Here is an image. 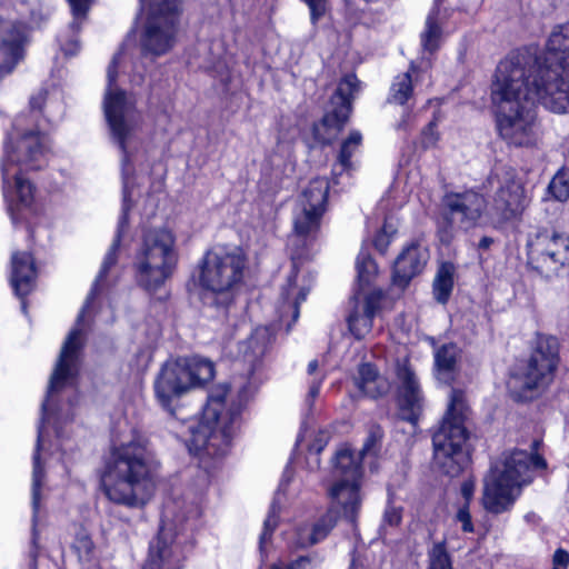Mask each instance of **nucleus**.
Masks as SVG:
<instances>
[{"mask_svg": "<svg viewBox=\"0 0 569 569\" xmlns=\"http://www.w3.org/2000/svg\"><path fill=\"white\" fill-rule=\"evenodd\" d=\"M130 36L120 50L114 54L107 70V89L103 99L104 117L110 130L112 141L121 151V174L123 184L122 213L118 222L116 238L104 256L100 271L87 297L84 306L78 315L74 328L69 332L61 351H80L83 346V319L90 309L94 297L107 286V278L118 260V251L122 229L127 224L128 200L130 196L131 177L133 174L132 157L140 147L139 132L142 118L136 109V101L126 91L117 87L118 69L127 58L126 49Z\"/></svg>", "mask_w": 569, "mask_h": 569, "instance_id": "1", "label": "nucleus"}, {"mask_svg": "<svg viewBox=\"0 0 569 569\" xmlns=\"http://www.w3.org/2000/svg\"><path fill=\"white\" fill-rule=\"evenodd\" d=\"M533 62L527 52L509 53L498 63L490 87L498 133L515 147L531 148L539 141L537 114L525 86L526 72Z\"/></svg>", "mask_w": 569, "mask_h": 569, "instance_id": "2", "label": "nucleus"}, {"mask_svg": "<svg viewBox=\"0 0 569 569\" xmlns=\"http://www.w3.org/2000/svg\"><path fill=\"white\" fill-rule=\"evenodd\" d=\"M153 455L144 436L136 430L114 441L101 472L100 486L113 503L144 506L154 490Z\"/></svg>", "mask_w": 569, "mask_h": 569, "instance_id": "3", "label": "nucleus"}, {"mask_svg": "<svg viewBox=\"0 0 569 569\" xmlns=\"http://www.w3.org/2000/svg\"><path fill=\"white\" fill-rule=\"evenodd\" d=\"M230 392L227 382L216 383L209 389L202 418L192 429L188 442L190 453L199 458L200 467L207 471L227 455L241 426L240 413L246 395L240 392L239 403L232 400L227 407Z\"/></svg>", "mask_w": 569, "mask_h": 569, "instance_id": "4", "label": "nucleus"}, {"mask_svg": "<svg viewBox=\"0 0 569 569\" xmlns=\"http://www.w3.org/2000/svg\"><path fill=\"white\" fill-rule=\"evenodd\" d=\"M24 121V117L16 119L1 160L3 196L14 223L18 212L30 208L34 200V187L22 172L40 169L44 163V138L38 131L27 130Z\"/></svg>", "mask_w": 569, "mask_h": 569, "instance_id": "5", "label": "nucleus"}, {"mask_svg": "<svg viewBox=\"0 0 569 569\" xmlns=\"http://www.w3.org/2000/svg\"><path fill=\"white\" fill-rule=\"evenodd\" d=\"M468 412L465 391L451 388L447 411L432 436L435 463L449 477L459 476L469 462L466 450Z\"/></svg>", "mask_w": 569, "mask_h": 569, "instance_id": "6", "label": "nucleus"}, {"mask_svg": "<svg viewBox=\"0 0 569 569\" xmlns=\"http://www.w3.org/2000/svg\"><path fill=\"white\" fill-rule=\"evenodd\" d=\"M247 253L240 247H214L198 263L196 283L206 293L227 305L244 283Z\"/></svg>", "mask_w": 569, "mask_h": 569, "instance_id": "7", "label": "nucleus"}, {"mask_svg": "<svg viewBox=\"0 0 569 569\" xmlns=\"http://www.w3.org/2000/svg\"><path fill=\"white\" fill-rule=\"evenodd\" d=\"M178 262L176 234L168 227L143 232L133 267L137 283L146 291H158L172 276Z\"/></svg>", "mask_w": 569, "mask_h": 569, "instance_id": "8", "label": "nucleus"}, {"mask_svg": "<svg viewBox=\"0 0 569 569\" xmlns=\"http://www.w3.org/2000/svg\"><path fill=\"white\" fill-rule=\"evenodd\" d=\"M216 378V365L210 359L192 356L167 361L154 381L156 397L166 409L174 398L203 389Z\"/></svg>", "mask_w": 569, "mask_h": 569, "instance_id": "9", "label": "nucleus"}, {"mask_svg": "<svg viewBox=\"0 0 569 569\" xmlns=\"http://www.w3.org/2000/svg\"><path fill=\"white\" fill-rule=\"evenodd\" d=\"M532 455L523 450L513 451L501 470H492L485 480L482 503L488 512L499 515L515 503L522 485L530 481Z\"/></svg>", "mask_w": 569, "mask_h": 569, "instance_id": "10", "label": "nucleus"}, {"mask_svg": "<svg viewBox=\"0 0 569 569\" xmlns=\"http://www.w3.org/2000/svg\"><path fill=\"white\" fill-rule=\"evenodd\" d=\"M527 52L535 58L525 77L526 91L532 106L538 102L546 109L556 113H566L569 111V72L563 66L541 64L537 57V50L531 48H521L511 53Z\"/></svg>", "mask_w": 569, "mask_h": 569, "instance_id": "11", "label": "nucleus"}, {"mask_svg": "<svg viewBox=\"0 0 569 569\" xmlns=\"http://www.w3.org/2000/svg\"><path fill=\"white\" fill-rule=\"evenodd\" d=\"M486 182L495 190L490 207L493 223L502 226L520 220L530 204V197L517 170L509 166H497Z\"/></svg>", "mask_w": 569, "mask_h": 569, "instance_id": "12", "label": "nucleus"}, {"mask_svg": "<svg viewBox=\"0 0 569 569\" xmlns=\"http://www.w3.org/2000/svg\"><path fill=\"white\" fill-rule=\"evenodd\" d=\"M147 20L141 34L144 53L160 56L169 51L174 42L177 19L181 0H140Z\"/></svg>", "mask_w": 569, "mask_h": 569, "instance_id": "13", "label": "nucleus"}, {"mask_svg": "<svg viewBox=\"0 0 569 569\" xmlns=\"http://www.w3.org/2000/svg\"><path fill=\"white\" fill-rule=\"evenodd\" d=\"M333 477L336 482L329 489V497L341 506L345 517L355 523L361 506L360 480L362 469L360 455L348 447L339 448L333 457Z\"/></svg>", "mask_w": 569, "mask_h": 569, "instance_id": "14", "label": "nucleus"}, {"mask_svg": "<svg viewBox=\"0 0 569 569\" xmlns=\"http://www.w3.org/2000/svg\"><path fill=\"white\" fill-rule=\"evenodd\" d=\"M560 343L557 337L537 333L531 353L520 376L525 391H542L555 379L560 362Z\"/></svg>", "mask_w": 569, "mask_h": 569, "instance_id": "15", "label": "nucleus"}, {"mask_svg": "<svg viewBox=\"0 0 569 569\" xmlns=\"http://www.w3.org/2000/svg\"><path fill=\"white\" fill-rule=\"evenodd\" d=\"M176 502L166 503L160 531L150 542L143 569H181L184 555L180 535L176 532V523L187 517L176 515Z\"/></svg>", "mask_w": 569, "mask_h": 569, "instance_id": "16", "label": "nucleus"}, {"mask_svg": "<svg viewBox=\"0 0 569 569\" xmlns=\"http://www.w3.org/2000/svg\"><path fill=\"white\" fill-rule=\"evenodd\" d=\"M359 89V80L356 74H346L338 83L335 93L330 98V106L322 119L312 126V136L320 144H330L337 134L343 129L351 112L353 93Z\"/></svg>", "mask_w": 569, "mask_h": 569, "instance_id": "17", "label": "nucleus"}, {"mask_svg": "<svg viewBox=\"0 0 569 569\" xmlns=\"http://www.w3.org/2000/svg\"><path fill=\"white\" fill-rule=\"evenodd\" d=\"M322 214L323 212L312 209L308 210L302 207H299V211L295 214L293 227L296 234L289 241L292 269L288 276L287 284L282 287L281 291V297L284 301L293 296L299 266L310 257L307 239L315 238L319 231Z\"/></svg>", "mask_w": 569, "mask_h": 569, "instance_id": "18", "label": "nucleus"}, {"mask_svg": "<svg viewBox=\"0 0 569 569\" xmlns=\"http://www.w3.org/2000/svg\"><path fill=\"white\" fill-rule=\"evenodd\" d=\"M569 262V237L556 230H539L528 241V266L543 276Z\"/></svg>", "mask_w": 569, "mask_h": 569, "instance_id": "19", "label": "nucleus"}, {"mask_svg": "<svg viewBox=\"0 0 569 569\" xmlns=\"http://www.w3.org/2000/svg\"><path fill=\"white\" fill-rule=\"evenodd\" d=\"M447 210L446 220L450 229L457 224L459 229L469 230L479 224L487 209V199L480 192L469 189L462 192H450L443 198Z\"/></svg>", "mask_w": 569, "mask_h": 569, "instance_id": "20", "label": "nucleus"}, {"mask_svg": "<svg viewBox=\"0 0 569 569\" xmlns=\"http://www.w3.org/2000/svg\"><path fill=\"white\" fill-rule=\"evenodd\" d=\"M397 402L401 419L415 423L423 407V395L413 369L408 362L397 366Z\"/></svg>", "mask_w": 569, "mask_h": 569, "instance_id": "21", "label": "nucleus"}, {"mask_svg": "<svg viewBox=\"0 0 569 569\" xmlns=\"http://www.w3.org/2000/svg\"><path fill=\"white\" fill-rule=\"evenodd\" d=\"M429 260V251L419 243L403 248L392 268V282L399 288H406L410 281L422 272Z\"/></svg>", "mask_w": 569, "mask_h": 569, "instance_id": "22", "label": "nucleus"}, {"mask_svg": "<svg viewBox=\"0 0 569 569\" xmlns=\"http://www.w3.org/2000/svg\"><path fill=\"white\" fill-rule=\"evenodd\" d=\"M11 264V284L16 295L23 299L34 287L37 272L33 258L28 252H16L12 254ZM21 308L26 311L24 300L21 301Z\"/></svg>", "mask_w": 569, "mask_h": 569, "instance_id": "23", "label": "nucleus"}, {"mask_svg": "<svg viewBox=\"0 0 569 569\" xmlns=\"http://www.w3.org/2000/svg\"><path fill=\"white\" fill-rule=\"evenodd\" d=\"M381 298V292L377 291L367 295L362 308L355 306L347 317L349 331L357 340L365 338L371 331L373 318L380 308Z\"/></svg>", "mask_w": 569, "mask_h": 569, "instance_id": "24", "label": "nucleus"}, {"mask_svg": "<svg viewBox=\"0 0 569 569\" xmlns=\"http://www.w3.org/2000/svg\"><path fill=\"white\" fill-rule=\"evenodd\" d=\"M460 349L453 342L445 343L435 351L436 378L445 383L452 385L459 373L458 359Z\"/></svg>", "mask_w": 569, "mask_h": 569, "instance_id": "25", "label": "nucleus"}, {"mask_svg": "<svg viewBox=\"0 0 569 569\" xmlns=\"http://www.w3.org/2000/svg\"><path fill=\"white\" fill-rule=\"evenodd\" d=\"M541 64L563 66L569 64V23L558 27L549 37L548 52L538 54Z\"/></svg>", "mask_w": 569, "mask_h": 569, "instance_id": "26", "label": "nucleus"}, {"mask_svg": "<svg viewBox=\"0 0 569 569\" xmlns=\"http://www.w3.org/2000/svg\"><path fill=\"white\" fill-rule=\"evenodd\" d=\"M362 143V134L353 130L341 142L340 150L337 156V162L333 166V176L338 177L343 172L349 173L356 169V162L352 160L353 156L359 151Z\"/></svg>", "mask_w": 569, "mask_h": 569, "instance_id": "27", "label": "nucleus"}, {"mask_svg": "<svg viewBox=\"0 0 569 569\" xmlns=\"http://www.w3.org/2000/svg\"><path fill=\"white\" fill-rule=\"evenodd\" d=\"M328 193V180L326 178H315L303 189L299 198V207L325 212Z\"/></svg>", "mask_w": 569, "mask_h": 569, "instance_id": "28", "label": "nucleus"}, {"mask_svg": "<svg viewBox=\"0 0 569 569\" xmlns=\"http://www.w3.org/2000/svg\"><path fill=\"white\" fill-rule=\"evenodd\" d=\"M0 76L10 73L23 57V36L18 32L3 39L0 46Z\"/></svg>", "mask_w": 569, "mask_h": 569, "instance_id": "29", "label": "nucleus"}, {"mask_svg": "<svg viewBox=\"0 0 569 569\" xmlns=\"http://www.w3.org/2000/svg\"><path fill=\"white\" fill-rule=\"evenodd\" d=\"M456 267L452 262H442L436 273L432 283V293L437 302H448L453 290Z\"/></svg>", "mask_w": 569, "mask_h": 569, "instance_id": "30", "label": "nucleus"}, {"mask_svg": "<svg viewBox=\"0 0 569 569\" xmlns=\"http://www.w3.org/2000/svg\"><path fill=\"white\" fill-rule=\"evenodd\" d=\"M276 338V327L273 325L262 326L254 329L251 333V371L256 363L260 365L262 358L270 351Z\"/></svg>", "mask_w": 569, "mask_h": 569, "instance_id": "31", "label": "nucleus"}, {"mask_svg": "<svg viewBox=\"0 0 569 569\" xmlns=\"http://www.w3.org/2000/svg\"><path fill=\"white\" fill-rule=\"evenodd\" d=\"M416 71L413 66L407 72L395 77L388 96V102L405 106L413 97V83L411 72Z\"/></svg>", "mask_w": 569, "mask_h": 569, "instance_id": "32", "label": "nucleus"}, {"mask_svg": "<svg viewBox=\"0 0 569 569\" xmlns=\"http://www.w3.org/2000/svg\"><path fill=\"white\" fill-rule=\"evenodd\" d=\"M339 512L329 508L313 525L309 537L310 545H317L325 540L331 530L337 526Z\"/></svg>", "mask_w": 569, "mask_h": 569, "instance_id": "33", "label": "nucleus"}, {"mask_svg": "<svg viewBox=\"0 0 569 569\" xmlns=\"http://www.w3.org/2000/svg\"><path fill=\"white\" fill-rule=\"evenodd\" d=\"M439 9L433 8L427 17L426 29L421 34V43L425 50L435 52L439 48L441 27L439 24Z\"/></svg>", "mask_w": 569, "mask_h": 569, "instance_id": "34", "label": "nucleus"}, {"mask_svg": "<svg viewBox=\"0 0 569 569\" xmlns=\"http://www.w3.org/2000/svg\"><path fill=\"white\" fill-rule=\"evenodd\" d=\"M357 278L360 287L368 286L377 274L378 267L368 250L362 247L356 260Z\"/></svg>", "mask_w": 569, "mask_h": 569, "instance_id": "35", "label": "nucleus"}, {"mask_svg": "<svg viewBox=\"0 0 569 569\" xmlns=\"http://www.w3.org/2000/svg\"><path fill=\"white\" fill-rule=\"evenodd\" d=\"M427 569H453L445 541L433 543L432 548L428 551Z\"/></svg>", "mask_w": 569, "mask_h": 569, "instance_id": "36", "label": "nucleus"}, {"mask_svg": "<svg viewBox=\"0 0 569 569\" xmlns=\"http://www.w3.org/2000/svg\"><path fill=\"white\" fill-rule=\"evenodd\" d=\"M548 192L557 201L569 199V170H559L548 184Z\"/></svg>", "mask_w": 569, "mask_h": 569, "instance_id": "37", "label": "nucleus"}, {"mask_svg": "<svg viewBox=\"0 0 569 569\" xmlns=\"http://www.w3.org/2000/svg\"><path fill=\"white\" fill-rule=\"evenodd\" d=\"M279 510H280V507H279L278 498L276 497L270 506L269 513L263 522V530L260 535L259 548H260L261 552H263V550L266 548L264 547L266 542L268 540H270L274 529L278 526Z\"/></svg>", "mask_w": 569, "mask_h": 569, "instance_id": "38", "label": "nucleus"}, {"mask_svg": "<svg viewBox=\"0 0 569 569\" xmlns=\"http://www.w3.org/2000/svg\"><path fill=\"white\" fill-rule=\"evenodd\" d=\"M73 549L82 562H89L94 556V545L90 536L84 531H80L77 535Z\"/></svg>", "mask_w": 569, "mask_h": 569, "instance_id": "39", "label": "nucleus"}, {"mask_svg": "<svg viewBox=\"0 0 569 569\" xmlns=\"http://www.w3.org/2000/svg\"><path fill=\"white\" fill-rule=\"evenodd\" d=\"M214 77L220 79V82L223 87L224 91H232L237 88L239 83V78L237 74L231 72V70L227 67V64L222 61H218L213 67Z\"/></svg>", "mask_w": 569, "mask_h": 569, "instance_id": "40", "label": "nucleus"}, {"mask_svg": "<svg viewBox=\"0 0 569 569\" xmlns=\"http://www.w3.org/2000/svg\"><path fill=\"white\" fill-rule=\"evenodd\" d=\"M72 16L73 21L70 24V28L78 32L81 26V22L86 19L87 12L92 3V0H68Z\"/></svg>", "mask_w": 569, "mask_h": 569, "instance_id": "41", "label": "nucleus"}, {"mask_svg": "<svg viewBox=\"0 0 569 569\" xmlns=\"http://www.w3.org/2000/svg\"><path fill=\"white\" fill-rule=\"evenodd\" d=\"M383 437V431L380 426L373 425L370 427L366 441L360 451V456L376 453L379 443Z\"/></svg>", "mask_w": 569, "mask_h": 569, "instance_id": "42", "label": "nucleus"}, {"mask_svg": "<svg viewBox=\"0 0 569 569\" xmlns=\"http://www.w3.org/2000/svg\"><path fill=\"white\" fill-rule=\"evenodd\" d=\"M358 388L363 395L376 399L388 393L390 385L386 378L380 377L377 381H371Z\"/></svg>", "mask_w": 569, "mask_h": 569, "instance_id": "43", "label": "nucleus"}, {"mask_svg": "<svg viewBox=\"0 0 569 569\" xmlns=\"http://www.w3.org/2000/svg\"><path fill=\"white\" fill-rule=\"evenodd\" d=\"M381 376L379 375L376 367L371 363H362L359 366L358 369V377L356 378V386L361 387L366 383H369L371 381H377L378 378Z\"/></svg>", "mask_w": 569, "mask_h": 569, "instance_id": "44", "label": "nucleus"}, {"mask_svg": "<svg viewBox=\"0 0 569 569\" xmlns=\"http://www.w3.org/2000/svg\"><path fill=\"white\" fill-rule=\"evenodd\" d=\"M436 121H430L421 132V144L425 149L436 146L439 136L436 130Z\"/></svg>", "mask_w": 569, "mask_h": 569, "instance_id": "45", "label": "nucleus"}, {"mask_svg": "<svg viewBox=\"0 0 569 569\" xmlns=\"http://www.w3.org/2000/svg\"><path fill=\"white\" fill-rule=\"evenodd\" d=\"M392 233L393 230L388 231L387 223H385L382 229L375 237L373 246L381 254H385L387 252V249L391 241Z\"/></svg>", "mask_w": 569, "mask_h": 569, "instance_id": "46", "label": "nucleus"}, {"mask_svg": "<svg viewBox=\"0 0 569 569\" xmlns=\"http://www.w3.org/2000/svg\"><path fill=\"white\" fill-rule=\"evenodd\" d=\"M402 520V508L388 505L383 513V523L397 527Z\"/></svg>", "mask_w": 569, "mask_h": 569, "instance_id": "47", "label": "nucleus"}, {"mask_svg": "<svg viewBox=\"0 0 569 569\" xmlns=\"http://www.w3.org/2000/svg\"><path fill=\"white\" fill-rule=\"evenodd\" d=\"M457 521L461 522V528L463 532H472L473 525L471 521V515L469 510L468 503H462L456 515Z\"/></svg>", "mask_w": 569, "mask_h": 569, "instance_id": "48", "label": "nucleus"}, {"mask_svg": "<svg viewBox=\"0 0 569 569\" xmlns=\"http://www.w3.org/2000/svg\"><path fill=\"white\" fill-rule=\"evenodd\" d=\"M330 433L327 430H320L315 440L309 446V451L319 455L328 445Z\"/></svg>", "mask_w": 569, "mask_h": 569, "instance_id": "49", "label": "nucleus"}, {"mask_svg": "<svg viewBox=\"0 0 569 569\" xmlns=\"http://www.w3.org/2000/svg\"><path fill=\"white\" fill-rule=\"evenodd\" d=\"M310 9L311 22L315 24L325 13V1L326 0H302Z\"/></svg>", "mask_w": 569, "mask_h": 569, "instance_id": "50", "label": "nucleus"}, {"mask_svg": "<svg viewBox=\"0 0 569 569\" xmlns=\"http://www.w3.org/2000/svg\"><path fill=\"white\" fill-rule=\"evenodd\" d=\"M552 569H567L569 566V552L558 548L552 556Z\"/></svg>", "mask_w": 569, "mask_h": 569, "instance_id": "51", "label": "nucleus"}, {"mask_svg": "<svg viewBox=\"0 0 569 569\" xmlns=\"http://www.w3.org/2000/svg\"><path fill=\"white\" fill-rule=\"evenodd\" d=\"M322 379L323 378L315 379L311 381V383L309 386V391L306 397V405H307L309 411H311V409L313 407V402H315L316 398L319 396Z\"/></svg>", "mask_w": 569, "mask_h": 569, "instance_id": "52", "label": "nucleus"}, {"mask_svg": "<svg viewBox=\"0 0 569 569\" xmlns=\"http://www.w3.org/2000/svg\"><path fill=\"white\" fill-rule=\"evenodd\" d=\"M460 491L461 496L465 499L463 503H468L469 506L475 492V482L472 480H465L461 483Z\"/></svg>", "mask_w": 569, "mask_h": 569, "instance_id": "53", "label": "nucleus"}, {"mask_svg": "<svg viewBox=\"0 0 569 569\" xmlns=\"http://www.w3.org/2000/svg\"><path fill=\"white\" fill-rule=\"evenodd\" d=\"M308 295V290L305 288H301L293 300V320H297L299 317V307L300 305L306 300Z\"/></svg>", "mask_w": 569, "mask_h": 569, "instance_id": "54", "label": "nucleus"}, {"mask_svg": "<svg viewBox=\"0 0 569 569\" xmlns=\"http://www.w3.org/2000/svg\"><path fill=\"white\" fill-rule=\"evenodd\" d=\"M61 49L66 56H73L79 51L80 46H79L78 40L73 39V40L69 41L68 43L61 44Z\"/></svg>", "mask_w": 569, "mask_h": 569, "instance_id": "55", "label": "nucleus"}, {"mask_svg": "<svg viewBox=\"0 0 569 569\" xmlns=\"http://www.w3.org/2000/svg\"><path fill=\"white\" fill-rule=\"evenodd\" d=\"M412 120H413V116L410 112H406L402 116L401 120L398 122L397 129L405 130V131L409 130L411 127Z\"/></svg>", "mask_w": 569, "mask_h": 569, "instance_id": "56", "label": "nucleus"}, {"mask_svg": "<svg viewBox=\"0 0 569 569\" xmlns=\"http://www.w3.org/2000/svg\"><path fill=\"white\" fill-rule=\"evenodd\" d=\"M493 243V239L491 237H482L478 243V248L481 250H487Z\"/></svg>", "mask_w": 569, "mask_h": 569, "instance_id": "57", "label": "nucleus"}, {"mask_svg": "<svg viewBox=\"0 0 569 569\" xmlns=\"http://www.w3.org/2000/svg\"><path fill=\"white\" fill-rule=\"evenodd\" d=\"M531 466H533L535 468H545L546 461L543 458L532 455Z\"/></svg>", "mask_w": 569, "mask_h": 569, "instance_id": "58", "label": "nucleus"}, {"mask_svg": "<svg viewBox=\"0 0 569 569\" xmlns=\"http://www.w3.org/2000/svg\"><path fill=\"white\" fill-rule=\"evenodd\" d=\"M41 102H42V98L41 97H33L30 100V106H31V108L33 110L34 109H40L41 108Z\"/></svg>", "mask_w": 569, "mask_h": 569, "instance_id": "59", "label": "nucleus"}, {"mask_svg": "<svg viewBox=\"0 0 569 569\" xmlns=\"http://www.w3.org/2000/svg\"><path fill=\"white\" fill-rule=\"evenodd\" d=\"M318 366H319L318 360L315 359V360L310 361L308 365V373L313 375L317 371Z\"/></svg>", "mask_w": 569, "mask_h": 569, "instance_id": "60", "label": "nucleus"}, {"mask_svg": "<svg viewBox=\"0 0 569 569\" xmlns=\"http://www.w3.org/2000/svg\"><path fill=\"white\" fill-rule=\"evenodd\" d=\"M269 276H270V274H267V276L264 277V280L257 279V281H258L260 284L267 283V282H269V278H270Z\"/></svg>", "mask_w": 569, "mask_h": 569, "instance_id": "61", "label": "nucleus"}, {"mask_svg": "<svg viewBox=\"0 0 569 569\" xmlns=\"http://www.w3.org/2000/svg\"><path fill=\"white\" fill-rule=\"evenodd\" d=\"M350 569H352V568H350Z\"/></svg>", "mask_w": 569, "mask_h": 569, "instance_id": "62", "label": "nucleus"}]
</instances>
